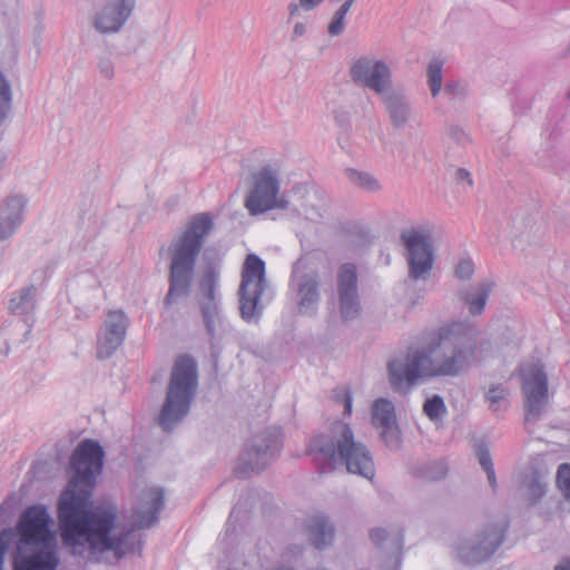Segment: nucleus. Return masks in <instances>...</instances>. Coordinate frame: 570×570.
<instances>
[{
	"mask_svg": "<svg viewBox=\"0 0 570 570\" xmlns=\"http://www.w3.org/2000/svg\"><path fill=\"white\" fill-rule=\"evenodd\" d=\"M478 332L466 323L441 326L421 348L387 364L389 380L395 392H402L421 377H458L476 361Z\"/></svg>",
	"mask_w": 570,
	"mask_h": 570,
	"instance_id": "1",
	"label": "nucleus"
},
{
	"mask_svg": "<svg viewBox=\"0 0 570 570\" xmlns=\"http://www.w3.org/2000/svg\"><path fill=\"white\" fill-rule=\"evenodd\" d=\"M95 489L67 483L57 501V519L65 546H87L94 552L114 551L122 558L129 532L112 534L117 508L112 503L95 504Z\"/></svg>",
	"mask_w": 570,
	"mask_h": 570,
	"instance_id": "2",
	"label": "nucleus"
},
{
	"mask_svg": "<svg viewBox=\"0 0 570 570\" xmlns=\"http://www.w3.org/2000/svg\"><path fill=\"white\" fill-rule=\"evenodd\" d=\"M213 229L214 219L210 213L196 214L188 220L184 232L171 242L168 248L169 287L163 302L166 308L189 296L197 257Z\"/></svg>",
	"mask_w": 570,
	"mask_h": 570,
	"instance_id": "3",
	"label": "nucleus"
},
{
	"mask_svg": "<svg viewBox=\"0 0 570 570\" xmlns=\"http://www.w3.org/2000/svg\"><path fill=\"white\" fill-rule=\"evenodd\" d=\"M307 454L312 455L320 465V472L326 473L335 470L340 461L345 464L350 473L358 474L365 479H373L375 468L368 449L354 439L352 428L338 422L333 428V435L318 434L311 439Z\"/></svg>",
	"mask_w": 570,
	"mask_h": 570,
	"instance_id": "4",
	"label": "nucleus"
},
{
	"mask_svg": "<svg viewBox=\"0 0 570 570\" xmlns=\"http://www.w3.org/2000/svg\"><path fill=\"white\" fill-rule=\"evenodd\" d=\"M198 390V364L190 354L178 355L171 366L166 396L157 417V424L173 432L189 414Z\"/></svg>",
	"mask_w": 570,
	"mask_h": 570,
	"instance_id": "5",
	"label": "nucleus"
},
{
	"mask_svg": "<svg viewBox=\"0 0 570 570\" xmlns=\"http://www.w3.org/2000/svg\"><path fill=\"white\" fill-rule=\"evenodd\" d=\"M267 287L265 262L256 254H248L242 269L238 287L239 313L246 323H258L263 315L262 295Z\"/></svg>",
	"mask_w": 570,
	"mask_h": 570,
	"instance_id": "6",
	"label": "nucleus"
},
{
	"mask_svg": "<svg viewBox=\"0 0 570 570\" xmlns=\"http://www.w3.org/2000/svg\"><path fill=\"white\" fill-rule=\"evenodd\" d=\"M508 529V521L501 520L485 523L473 535L460 537L454 546L456 558L470 567L487 562L504 542Z\"/></svg>",
	"mask_w": 570,
	"mask_h": 570,
	"instance_id": "7",
	"label": "nucleus"
},
{
	"mask_svg": "<svg viewBox=\"0 0 570 570\" xmlns=\"http://www.w3.org/2000/svg\"><path fill=\"white\" fill-rule=\"evenodd\" d=\"M105 450L99 441L85 439L72 451L68 464L67 483L95 489L104 469Z\"/></svg>",
	"mask_w": 570,
	"mask_h": 570,
	"instance_id": "8",
	"label": "nucleus"
},
{
	"mask_svg": "<svg viewBox=\"0 0 570 570\" xmlns=\"http://www.w3.org/2000/svg\"><path fill=\"white\" fill-rule=\"evenodd\" d=\"M282 446L277 430H264L255 435L240 453L234 474L237 478L247 479L250 473L263 471L281 453Z\"/></svg>",
	"mask_w": 570,
	"mask_h": 570,
	"instance_id": "9",
	"label": "nucleus"
},
{
	"mask_svg": "<svg viewBox=\"0 0 570 570\" xmlns=\"http://www.w3.org/2000/svg\"><path fill=\"white\" fill-rule=\"evenodd\" d=\"M405 248L407 276L411 281H428L434 264V247L429 232L411 228L400 235Z\"/></svg>",
	"mask_w": 570,
	"mask_h": 570,
	"instance_id": "10",
	"label": "nucleus"
},
{
	"mask_svg": "<svg viewBox=\"0 0 570 570\" xmlns=\"http://www.w3.org/2000/svg\"><path fill=\"white\" fill-rule=\"evenodd\" d=\"M278 173L271 165L264 166L254 176V186L246 198L245 206L250 215L264 214L271 209H287L288 202L277 197L279 193Z\"/></svg>",
	"mask_w": 570,
	"mask_h": 570,
	"instance_id": "11",
	"label": "nucleus"
},
{
	"mask_svg": "<svg viewBox=\"0 0 570 570\" xmlns=\"http://www.w3.org/2000/svg\"><path fill=\"white\" fill-rule=\"evenodd\" d=\"M52 519L43 504L24 509L18 521L19 543L24 546L58 544L56 532L51 530Z\"/></svg>",
	"mask_w": 570,
	"mask_h": 570,
	"instance_id": "12",
	"label": "nucleus"
},
{
	"mask_svg": "<svg viewBox=\"0 0 570 570\" xmlns=\"http://www.w3.org/2000/svg\"><path fill=\"white\" fill-rule=\"evenodd\" d=\"M336 293L340 317L344 323L356 320L362 311L357 266L343 263L336 272Z\"/></svg>",
	"mask_w": 570,
	"mask_h": 570,
	"instance_id": "13",
	"label": "nucleus"
},
{
	"mask_svg": "<svg viewBox=\"0 0 570 570\" xmlns=\"http://www.w3.org/2000/svg\"><path fill=\"white\" fill-rule=\"evenodd\" d=\"M303 268L302 258L294 262L291 282L296 289L298 314L313 317L321 302V276L317 271L304 272Z\"/></svg>",
	"mask_w": 570,
	"mask_h": 570,
	"instance_id": "14",
	"label": "nucleus"
},
{
	"mask_svg": "<svg viewBox=\"0 0 570 570\" xmlns=\"http://www.w3.org/2000/svg\"><path fill=\"white\" fill-rule=\"evenodd\" d=\"M350 76L356 86L368 88L380 96L392 85L390 67L383 60L368 57L356 59L350 68Z\"/></svg>",
	"mask_w": 570,
	"mask_h": 570,
	"instance_id": "15",
	"label": "nucleus"
},
{
	"mask_svg": "<svg viewBox=\"0 0 570 570\" xmlns=\"http://www.w3.org/2000/svg\"><path fill=\"white\" fill-rule=\"evenodd\" d=\"M59 564L58 544H18L12 570H57Z\"/></svg>",
	"mask_w": 570,
	"mask_h": 570,
	"instance_id": "16",
	"label": "nucleus"
},
{
	"mask_svg": "<svg viewBox=\"0 0 570 570\" xmlns=\"http://www.w3.org/2000/svg\"><path fill=\"white\" fill-rule=\"evenodd\" d=\"M129 320L122 311L108 313L97 336L96 357L107 360L122 345Z\"/></svg>",
	"mask_w": 570,
	"mask_h": 570,
	"instance_id": "17",
	"label": "nucleus"
},
{
	"mask_svg": "<svg viewBox=\"0 0 570 570\" xmlns=\"http://www.w3.org/2000/svg\"><path fill=\"white\" fill-rule=\"evenodd\" d=\"M527 420H539L548 402V375L540 364H534L523 377Z\"/></svg>",
	"mask_w": 570,
	"mask_h": 570,
	"instance_id": "18",
	"label": "nucleus"
},
{
	"mask_svg": "<svg viewBox=\"0 0 570 570\" xmlns=\"http://www.w3.org/2000/svg\"><path fill=\"white\" fill-rule=\"evenodd\" d=\"M136 0H109L95 14L94 27L100 33H116L131 17Z\"/></svg>",
	"mask_w": 570,
	"mask_h": 570,
	"instance_id": "19",
	"label": "nucleus"
},
{
	"mask_svg": "<svg viewBox=\"0 0 570 570\" xmlns=\"http://www.w3.org/2000/svg\"><path fill=\"white\" fill-rule=\"evenodd\" d=\"M26 205L21 195L9 196L0 204V243L11 238L22 225Z\"/></svg>",
	"mask_w": 570,
	"mask_h": 570,
	"instance_id": "20",
	"label": "nucleus"
},
{
	"mask_svg": "<svg viewBox=\"0 0 570 570\" xmlns=\"http://www.w3.org/2000/svg\"><path fill=\"white\" fill-rule=\"evenodd\" d=\"M165 508V493L161 488H150L142 494L141 507L135 512L134 527L149 529L159 520Z\"/></svg>",
	"mask_w": 570,
	"mask_h": 570,
	"instance_id": "21",
	"label": "nucleus"
},
{
	"mask_svg": "<svg viewBox=\"0 0 570 570\" xmlns=\"http://www.w3.org/2000/svg\"><path fill=\"white\" fill-rule=\"evenodd\" d=\"M306 535L308 542L317 550H325L333 546L335 527L324 513H316L306 520Z\"/></svg>",
	"mask_w": 570,
	"mask_h": 570,
	"instance_id": "22",
	"label": "nucleus"
},
{
	"mask_svg": "<svg viewBox=\"0 0 570 570\" xmlns=\"http://www.w3.org/2000/svg\"><path fill=\"white\" fill-rule=\"evenodd\" d=\"M204 259L206 267L199 284L203 295L200 303L220 302V295L217 293L219 279V258L217 257V253L212 249H206Z\"/></svg>",
	"mask_w": 570,
	"mask_h": 570,
	"instance_id": "23",
	"label": "nucleus"
},
{
	"mask_svg": "<svg viewBox=\"0 0 570 570\" xmlns=\"http://www.w3.org/2000/svg\"><path fill=\"white\" fill-rule=\"evenodd\" d=\"M381 96L393 127L404 128L412 114L407 97L402 91L392 88Z\"/></svg>",
	"mask_w": 570,
	"mask_h": 570,
	"instance_id": "24",
	"label": "nucleus"
},
{
	"mask_svg": "<svg viewBox=\"0 0 570 570\" xmlns=\"http://www.w3.org/2000/svg\"><path fill=\"white\" fill-rule=\"evenodd\" d=\"M370 539L389 559L399 558L404 546V534L401 529L374 528L370 531Z\"/></svg>",
	"mask_w": 570,
	"mask_h": 570,
	"instance_id": "25",
	"label": "nucleus"
},
{
	"mask_svg": "<svg viewBox=\"0 0 570 570\" xmlns=\"http://www.w3.org/2000/svg\"><path fill=\"white\" fill-rule=\"evenodd\" d=\"M38 288L31 283L11 294L8 302V309L13 315L26 316L27 320L33 315L37 308Z\"/></svg>",
	"mask_w": 570,
	"mask_h": 570,
	"instance_id": "26",
	"label": "nucleus"
},
{
	"mask_svg": "<svg viewBox=\"0 0 570 570\" xmlns=\"http://www.w3.org/2000/svg\"><path fill=\"white\" fill-rule=\"evenodd\" d=\"M535 163L540 167L549 168L554 173H560L566 169V156L552 140H548L535 153Z\"/></svg>",
	"mask_w": 570,
	"mask_h": 570,
	"instance_id": "27",
	"label": "nucleus"
},
{
	"mask_svg": "<svg viewBox=\"0 0 570 570\" xmlns=\"http://www.w3.org/2000/svg\"><path fill=\"white\" fill-rule=\"evenodd\" d=\"M199 307L206 333L213 342L216 338L217 327L224 322L220 302L199 303Z\"/></svg>",
	"mask_w": 570,
	"mask_h": 570,
	"instance_id": "28",
	"label": "nucleus"
},
{
	"mask_svg": "<svg viewBox=\"0 0 570 570\" xmlns=\"http://www.w3.org/2000/svg\"><path fill=\"white\" fill-rule=\"evenodd\" d=\"M492 287L493 283L483 282L475 293L465 292L462 294L461 298L468 305L471 315H480L484 311Z\"/></svg>",
	"mask_w": 570,
	"mask_h": 570,
	"instance_id": "29",
	"label": "nucleus"
},
{
	"mask_svg": "<svg viewBox=\"0 0 570 570\" xmlns=\"http://www.w3.org/2000/svg\"><path fill=\"white\" fill-rule=\"evenodd\" d=\"M372 422L376 428L396 422L393 402L384 397L374 401L372 405Z\"/></svg>",
	"mask_w": 570,
	"mask_h": 570,
	"instance_id": "30",
	"label": "nucleus"
},
{
	"mask_svg": "<svg viewBox=\"0 0 570 570\" xmlns=\"http://www.w3.org/2000/svg\"><path fill=\"white\" fill-rule=\"evenodd\" d=\"M448 471L445 461L438 460L419 465L416 468V475L426 481H439L446 476Z\"/></svg>",
	"mask_w": 570,
	"mask_h": 570,
	"instance_id": "31",
	"label": "nucleus"
},
{
	"mask_svg": "<svg viewBox=\"0 0 570 570\" xmlns=\"http://www.w3.org/2000/svg\"><path fill=\"white\" fill-rule=\"evenodd\" d=\"M345 176L352 184L366 191H377L381 189L379 180L370 173L360 171L354 168H347L345 170Z\"/></svg>",
	"mask_w": 570,
	"mask_h": 570,
	"instance_id": "32",
	"label": "nucleus"
},
{
	"mask_svg": "<svg viewBox=\"0 0 570 570\" xmlns=\"http://www.w3.org/2000/svg\"><path fill=\"white\" fill-rule=\"evenodd\" d=\"M381 429V440L392 451H397L402 446V435L401 430L396 422L380 426Z\"/></svg>",
	"mask_w": 570,
	"mask_h": 570,
	"instance_id": "33",
	"label": "nucleus"
},
{
	"mask_svg": "<svg viewBox=\"0 0 570 570\" xmlns=\"http://www.w3.org/2000/svg\"><path fill=\"white\" fill-rule=\"evenodd\" d=\"M547 492V483L543 482L535 471L532 473L529 483L527 484V501L529 505H535Z\"/></svg>",
	"mask_w": 570,
	"mask_h": 570,
	"instance_id": "34",
	"label": "nucleus"
},
{
	"mask_svg": "<svg viewBox=\"0 0 570 570\" xmlns=\"http://www.w3.org/2000/svg\"><path fill=\"white\" fill-rule=\"evenodd\" d=\"M442 68L443 61L440 59H433L428 65V81L433 97H436L442 89Z\"/></svg>",
	"mask_w": 570,
	"mask_h": 570,
	"instance_id": "35",
	"label": "nucleus"
},
{
	"mask_svg": "<svg viewBox=\"0 0 570 570\" xmlns=\"http://www.w3.org/2000/svg\"><path fill=\"white\" fill-rule=\"evenodd\" d=\"M423 412L432 421L440 419L446 412V406L442 396L434 394L426 399L423 404Z\"/></svg>",
	"mask_w": 570,
	"mask_h": 570,
	"instance_id": "36",
	"label": "nucleus"
},
{
	"mask_svg": "<svg viewBox=\"0 0 570 570\" xmlns=\"http://www.w3.org/2000/svg\"><path fill=\"white\" fill-rule=\"evenodd\" d=\"M507 397V390L501 385H491L485 393V400L490 403V410L494 413L499 411V404Z\"/></svg>",
	"mask_w": 570,
	"mask_h": 570,
	"instance_id": "37",
	"label": "nucleus"
},
{
	"mask_svg": "<svg viewBox=\"0 0 570 570\" xmlns=\"http://www.w3.org/2000/svg\"><path fill=\"white\" fill-rule=\"evenodd\" d=\"M557 484L564 498L570 501V463H562L557 471Z\"/></svg>",
	"mask_w": 570,
	"mask_h": 570,
	"instance_id": "38",
	"label": "nucleus"
},
{
	"mask_svg": "<svg viewBox=\"0 0 570 570\" xmlns=\"http://www.w3.org/2000/svg\"><path fill=\"white\" fill-rule=\"evenodd\" d=\"M347 236L350 238V244L353 247H362L371 242L370 232L363 227H353L348 229Z\"/></svg>",
	"mask_w": 570,
	"mask_h": 570,
	"instance_id": "39",
	"label": "nucleus"
},
{
	"mask_svg": "<svg viewBox=\"0 0 570 570\" xmlns=\"http://www.w3.org/2000/svg\"><path fill=\"white\" fill-rule=\"evenodd\" d=\"M444 94L451 100H461L466 96L468 89L466 86L461 82L450 81L444 86Z\"/></svg>",
	"mask_w": 570,
	"mask_h": 570,
	"instance_id": "40",
	"label": "nucleus"
},
{
	"mask_svg": "<svg viewBox=\"0 0 570 570\" xmlns=\"http://www.w3.org/2000/svg\"><path fill=\"white\" fill-rule=\"evenodd\" d=\"M474 273V264L470 258H462L455 267V277L462 281L470 279Z\"/></svg>",
	"mask_w": 570,
	"mask_h": 570,
	"instance_id": "41",
	"label": "nucleus"
},
{
	"mask_svg": "<svg viewBox=\"0 0 570 570\" xmlns=\"http://www.w3.org/2000/svg\"><path fill=\"white\" fill-rule=\"evenodd\" d=\"M56 266V262L51 261L45 267L33 271L31 277L37 282L45 283L52 276Z\"/></svg>",
	"mask_w": 570,
	"mask_h": 570,
	"instance_id": "42",
	"label": "nucleus"
},
{
	"mask_svg": "<svg viewBox=\"0 0 570 570\" xmlns=\"http://www.w3.org/2000/svg\"><path fill=\"white\" fill-rule=\"evenodd\" d=\"M344 17L334 12L332 20L327 27V32L332 37L340 36L345 29Z\"/></svg>",
	"mask_w": 570,
	"mask_h": 570,
	"instance_id": "43",
	"label": "nucleus"
},
{
	"mask_svg": "<svg viewBox=\"0 0 570 570\" xmlns=\"http://www.w3.org/2000/svg\"><path fill=\"white\" fill-rule=\"evenodd\" d=\"M476 455L479 459V463L482 466V469L484 470V472L490 469H493L491 454L485 445H483V444L478 445Z\"/></svg>",
	"mask_w": 570,
	"mask_h": 570,
	"instance_id": "44",
	"label": "nucleus"
},
{
	"mask_svg": "<svg viewBox=\"0 0 570 570\" xmlns=\"http://www.w3.org/2000/svg\"><path fill=\"white\" fill-rule=\"evenodd\" d=\"M448 132L449 136L460 145H465L470 141L469 135L456 125L449 126Z\"/></svg>",
	"mask_w": 570,
	"mask_h": 570,
	"instance_id": "45",
	"label": "nucleus"
},
{
	"mask_svg": "<svg viewBox=\"0 0 570 570\" xmlns=\"http://www.w3.org/2000/svg\"><path fill=\"white\" fill-rule=\"evenodd\" d=\"M335 399L337 402H341L344 406V414L351 415L353 407V397L352 393L348 390H344L335 394Z\"/></svg>",
	"mask_w": 570,
	"mask_h": 570,
	"instance_id": "46",
	"label": "nucleus"
},
{
	"mask_svg": "<svg viewBox=\"0 0 570 570\" xmlns=\"http://www.w3.org/2000/svg\"><path fill=\"white\" fill-rule=\"evenodd\" d=\"M98 70L100 75L107 79L114 77V63L109 58H101L98 62Z\"/></svg>",
	"mask_w": 570,
	"mask_h": 570,
	"instance_id": "47",
	"label": "nucleus"
},
{
	"mask_svg": "<svg viewBox=\"0 0 570 570\" xmlns=\"http://www.w3.org/2000/svg\"><path fill=\"white\" fill-rule=\"evenodd\" d=\"M454 178H455V180L458 183L466 181L469 186L473 185V180H472L471 174L465 168L456 169Z\"/></svg>",
	"mask_w": 570,
	"mask_h": 570,
	"instance_id": "48",
	"label": "nucleus"
},
{
	"mask_svg": "<svg viewBox=\"0 0 570 570\" xmlns=\"http://www.w3.org/2000/svg\"><path fill=\"white\" fill-rule=\"evenodd\" d=\"M0 534H6L3 537L2 542L3 543H8L9 548L16 541V539L18 537V532L14 529H12V528L2 529Z\"/></svg>",
	"mask_w": 570,
	"mask_h": 570,
	"instance_id": "49",
	"label": "nucleus"
},
{
	"mask_svg": "<svg viewBox=\"0 0 570 570\" xmlns=\"http://www.w3.org/2000/svg\"><path fill=\"white\" fill-rule=\"evenodd\" d=\"M322 2L323 0H299V6L304 10L309 11L316 8Z\"/></svg>",
	"mask_w": 570,
	"mask_h": 570,
	"instance_id": "50",
	"label": "nucleus"
},
{
	"mask_svg": "<svg viewBox=\"0 0 570 570\" xmlns=\"http://www.w3.org/2000/svg\"><path fill=\"white\" fill-rule=\"evenodd\" d=\"M4 535L6 534H0V568L3 564L4 556H6L7 551L9 550L8 543L2 542Z\"/></svg>",
	"mask_w": 570,
	"mask_h": 570,
	"instance_id": "51",
	"label": "nucleus"
},
{
	"mask_svg": "<svg viewBox=\"0 0 570 570\" xmlns=\"http://www.w3.org/2000/svg\"><path fill=\"white\" fill-rule=\"evenodd\" d=\"M306 33V26L302 22H297L295 26H294V30H293V37L296 38V37H302Z\"/></svg>",
	"mask_w": 570,
	"mask_h": 570,
	"instance_id": "52",
	"label": "nucleus"
},
{
	"mask_svg": "<svg viewBox=\"0 0 570 570\" xmlns=\"http://www.w3.org/2000/svg\"><path fill=\"white\" fill-rule=\"evenodd\" d=\"M485 473L488 476L489 484L491 485L492 490H495L497 489V478H495L494 468L485 471Z\"/></svg>",
	"mask_w": 570,
	"mask_h": 570,
	"instance_id": "53",
	"label": "nucleus"
},
{
	"mask_svg": "<svg viewBox=\"0 0 570 570\" xmlns=\"http://www.w3.org/2000/svg\"><path fill=\"white\" fill-rule=\"evenodd\" d=\"M299 8H301L299 3L297 4L295 2H291L288 4L289 18L297 16L299 12Z\"/></svg>",
	"mask_w": 570,
	"mask_h": 570,
	"instance_id": "54",
	"label": "nucleus"
},
{
	"mask_svg": "<svg viewBox=\"0 0 570 570\" xmlns=\"http://www.w3.org/2000/svg\"><path fill=\"white\" fill-rule=\"evenodd\" d=\"M554 570H570V558L564 559L562 562L554 567Z\"/></svg>",
	"mask_w": 570,
	"mask_h": 570,
	"instance_id": "55",
	"label": "nucleus"
},
{
	"mask_svg": "<svg viewBox=\"0 0 570 570\" xmlns=\"http://www.w3.org/2000/svg\"><path fill=\"white\" fill-rule=\"evenodd\" d=\"M6 509L2 505H0V524H2L6 521Z\"/></svg>",
	"mask_w": 570,
	"mask_h": 570,
	"instance_id": "56",
	"label": "nucleus"
},
{
	"mask_svg": "<svg viewBox=\"0 0 570 570\" xmlns=\"http://www.w3.org/2000/svg\"><path fill=\"white\" fill-rule=\"evenodd\" d=\"M30 332H31V324H29V325H28V330H27V332H26V336H27L28 334H30Z\"/></svg>",
	"mask_w": 570,
	"mask_h": 570,
	"instance_id": "57",
	"label": "nucleus"
},
{
	"mask_svg": "<svg viewBox=\"0 0 570 570\" xmlns=\"http://www.w3.org/2000/svg\"><path fill=\"white\" fill-rule=\"evenodd\" d=\"M3 164H4V159L2 158V159H0V170H1V169H2V167H3Z\"/></svg>",
	"mask_w": 570,
	"mask_h": 570,
	"instance_id": "58",
	"label": "nucleus"
},
{
	"mask_svg": "<svg viewBox=\"0 0 570 570\" xmlns=\"http://www.w3.org/2000/svg\"><path fill=\"white\" fill-rule=\"evenodd\" d=\"M567 52L570 53V41H569V46H568Z\"/></svg>",
	"mask_w": 570,
	"mask_h": 570,
	"instance_id": "59",
	"label": "nucleus"
}]
</instances>
